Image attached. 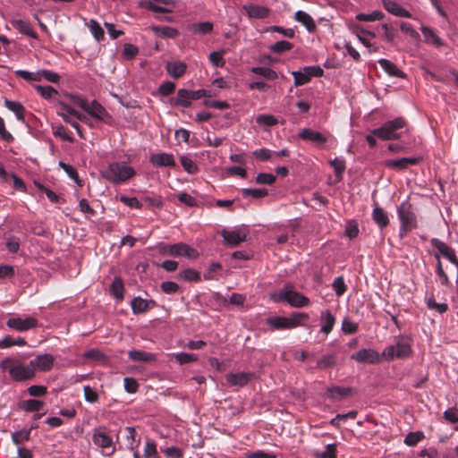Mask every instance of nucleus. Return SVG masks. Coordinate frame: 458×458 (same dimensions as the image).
<instances>
[{
	"instance_id": "47",
	"label": "nucleus",
	"mask_w": 458,
	"mask_h": 458,
	"mask_svg": "<svg viewBox=\"0 0 458 458\" xmlns=\"http://www.w3.org/2000/svg\"><path fill=\"white\" fill-rule=\"evenodd\" d=\"M144 458H158L157 444L155 441L147 439L144 446Z\"/></svg>"
},
{
	"instance_id": "13",
	"label": "nucleus",
	"mask_w": 458,
	"mask_h": 458,
	"mask_svg": "<svg viewBox=\"0 0 458 458\" xmlns=\"http://www.w3.org/2000/svg\"><path fill=\"white\" fill-rule=\"evenodd\" d=\"M242 9L250 19H265L270 13L267 7L253 4H244Z\"/></svg>"
},
{
	"instance_id": "30",
	"label": "nucleus",
	"mask_w": 458,
	"mask_h": 458,
	"mask_svg": "<svg viewBox=\"0 0 458 458\" xmlns=\"http://www.w3.org/2000/svg\"><path fill=\"white\" fill-rule=\"evenodd\" d=\"M123 432L125 434L126 447L130 450L137 449L140 443V438L136 439L137 432H136L135 428H131V427H126L123 429Z\"/></svg>"
},
{
	"instance_id": "15",
	"label": "nucleus",
	"mask_w": 458,
	"mask_h": 458,
	"mask_svg": "<svg viewBox=\"0 0 458 458\" xmlns=\"http://www.w3.org/2000/svg\"><path fill=\"white\" fill-rule=\"evenodd\" d=\"M199 256L197 250L190 247L188 244L179 242L173 244V255L172 257H186L191 259H194Z\"/></svg>"
},
{
	"instance_id": "34",
	"label": "nucleus",
	"mask_w": 458,
	"mask_h": 458,
	"mask_svg": "<svg viewBox=\"0 0 458 458\" xmlns=\"http://www.w3.org/2000/svg\"><path fill=\"white\" fill-rule=\"evenodd\" d=\"M352 389L351 387H341L335 386L328 387L327 390V394L330 399L335 400L348 396L352 393Z\"/></svg>"
},
{
	"instance_id": "43",
	"label": "nucleus",
	"mask_w": 458,
	"mask_h": 458,
	"mask_svg": "<svg viewBox=\"0 0 458 458\" xmlns=\"http://www.w3.org/2000/svg\"><path fill=\"white\" fill-rule=\"evenodd\" d=\"M88 27L97 41L100 42L104 39V30L101 28L100 24L97 21L90 20L88 24Z\"/></svg>"
},
{
	"instance_id": "52",
	"label": "nucleus",
	"mask_w": 458,
	"mask_h": 458,
	"mask_svg": "<svg viewBox=\"0 0 458 458\" xmlns=\"http://www.w3.org/2000/svg\"><path fill=\"white\" fill-rule=\"evenodd\" d=\"M358 324L352 321L349 318H344L342 321V330L345 335H352L358 331Z\"/></svg>"
},
{
	"instance_id": "63",
	"label": "nucleus",
	"mask_w": 458,
	"mask_h": 458,
	"mask_svg": "<svg viewBox=\"0 0 458 458\" xmlns=\"http://www.w3.org/2000/svg\"><path fill=\"white\" fill-rule=\"evenodd\" d=\"M139 53V49L137 47L131 44H124L123 50V56L125 59L131 60L133 59Z\"/></svg>"
},
{
	"instance_id": "8",
	"label": "nucleus",
	"mask_w": 458,
	"mask_h": 458,
	"mask_svg": "<svg viewBox=\"0 0 458 458\" xmlns=\"http://www.w3.org/2000/svg\"><path fill=\"white\" fill-rule=\"evenodd\" d=\"M348 28L352 31V34H354L359 41L367 48L369 49V52H377V47H373V45L370 43L371 38H376V33L372 30H369L362 27L360 24H357L353 21H350L348 23Z\"/></svg>"
},
{
	"instance_id": "7",
	"label": "nucleus",
	"mask_w": 458,
	"mask_h": 458,
	"mask_svg": "<svg viewBox=\"0 0 458 458\" xmlns=\"http://www.w3.org/2000/svg\"><path fill=\"white\" fill-rule=\"evenodd\" d=\"M279 299L287 301L291 306L295 308H302L310 304V299L308 297L293 291L290 285H285L280 291Z\"/></svg>"
},
{
	"instance_id": "14",
	"label": "nucleus",
	"mask_w": 458,
	"mask_h": 458,
	"mask_svg": "<svg viewBox=\"0 0 458 458\" xmlns=\"http://www.w3.org/2000/svg\"><path fill=\"white\" fill-rule=\"evenodd\" d=\"M299 137L303 140H308L316 143L319 147L323 146L327 140V137L321 132L307 128L302 129L299 132Z\"/></svg>"
},
{
	"instance_id": "54",
	"label": "nucleus",
	"mask_w": 458,
	"mask_h": 458,
	"mask_svg": "<svg viewBox=\"0 0 458 458\" xmlns=\"http://www.w3.org/2000/svg\"><path fill=\"white\" fill-rule=\"evenodd\" d=\"M435 258L437 260V275L438 276L440 282L443 285H449L450 280L446 275V273L444 271L442 263L440 260V255L435 254Z\"/></svg>"
},
{
	"instance_id": "10",
	"label": "nucleus",
	"mask_w": 458,
	"mask_h": 458,
	"mask_svg": "<svg viewBox=\"0 0 458 458\" xmlns=\"http://www.w3.org/2000/svg\"><path fill=\"white\" fill-rule=\"evenodd\" d=\"M55 362V358L49 353L40 354L30 361V367L33 368L34 375L36 371H49Z\"/></svg>"
},
{
	"instance_id": "11",
	"label": "nucleus",
	"mask_w": 458,
	"mask_h": 458,
	"mask_svg": "<svg viewBox=\"0 0 458 458\" xmlns=\"http://www.w3.org/2000/svg\"><path fill=\"white\" fill-rule=\"evenodd\" d=\"M382 354L380 355L373 349H361L356 353L352 355V359L358 362L375 364L381 360Z\"/></svg>"
},
{
	"instance_id": "22",
	"label": "nucleus",
	"mask_w": 458,
	"mask_h": 458,
	"mask_svg": "<svg viewBox=\"0 0 458 458\" xmlns=\"http://www.w3.org/2000/svg\"><path fill=\"white\" fill-rule=\"evenodd\" d=\"M294 19L302 24L309 32H315L317 25L313 18L304 11H297L294 14Z\"/></svg>"
},
{
	"instance_id": "36",
	"label": "nucleus",
	"mask_w": 458,
	"mask_h": 458,
	"mask_svg": "<svg viewBox=\"0 0 458 458\" xmlns=\"http://www.w3.org/2000/svg\"><path fill=\"white\" fill-rule=\"evenodd\" d=\"M38 426H32L30 429H21L20 431H15L12 433V441L15 445L20 446L21 444H23L26 441H29L30 438V430L32 428H37Z\"/></svg>"
},
{
	"instance_id": "46",
	"label": "nucleus",
	"mask_w": 458,
	"mask_h": 458,
	"mask_svg": "<svg viewBox=\"0 0 458 458\" xmlns=\"http://www.w3.org/2000/svg\"><path fill=\"white\" fill-rule=\"evenodd\" d=\"M34 89L45 99H51L55 95L58 94L57 90L51 86L36 85Z\"/></svg>"
},
{
	"instance_id": "26",
	"label": "nucleus",
	"mask_w": 458,
	"mask_h": 458,
	"mask_svg": "<svg viewBox=\"0 0 458 458\" xmlns=\"http://www.w3.org/2000/svg\"><path fill=\"white\" fill-rule=\"evenodd\" d=\"M5 107L14 113L16 118L21 123L25 122L26 110L24 106L20 103L7 98L4 99Z\"/></svg>"
},
{
	"instance_id": "57",
	"label": "nucleus",
	"mask_w": 458,
	"mask_h": 458,
	"mask_svg": "<svg viewBox=\"0 0 458 458\" xmlns=\"http://www.w3.org/2000/svg\"><path fill=\"white\" fill-rule=\"evenodd\" d=\"M332 287L337 296H342L347 290V286L343 276H337L335 278Z\"/></svg>"
},
{
	"instance_id": "17",
	"label": "nucleus",
	"mask_w": 458,
	"mask_h": 458,
	"mask_svg": "<svg viewBox=\"0 0 458 458\" xmlns=\"http://www.w3.org/2000/svg\"><path fill=\"white\" fill-rule=\"evenodd\" d=\"M335 317L329 310H322L320 313V323L321 329L320 331L325 335H328L332 332L335 324Z\"/></svg>"
},
{
	"instance_id": "21",
	"label": "nucleus",
	"mask_w": 458,
	"mask_h": 458,
	"mask_svg": "<svg viewBox=\"0 0 458 458\" xmlns=\"http://www.w3.org/2000/svg\"><path fill=\"white\" fill-rule=\"evenodd\" d=\"M372 219L381 230L387 227L390 222L388 214L377 204L373 208Z\"/></svg>"
},
{
	"instance_id": "62",
	"label": "nucleus",
	"mask_w": 458,
	"mask_h": 458,
	"mask_svg": "<svg viewBox=\"0 0 458 458\" xmlns=\"http://www.w3.org/2000/svg\"><path fill=\"white\" fill-rule=\"evenodd\" d=\"M119 199L122 203H123L124 205H126L130 208H137V209L142 208V204L135 197H128L125 195H122Z\"/></svg>"
},
{
	"instance_id": "45",
	"label": "nucleus",
	"mask_w": 458,
	"mask_h": 458,
	"mask_svg": "<svg viewBox=\"0 0 458 458\" xmlns=\"http://www.w3.org/2000/svg\"><path fill=\"white\" fill-rule=\"evenodd\" d=\"M425 437L422 431L410 432L404 438V444L408 446H415Z\"/></svg>"
},
{
	"instance_id": "64",
	"label": "nucleus",
	"mask_w": 458,
	"mask_h": 458,
	"mask_svg": "<svg viewBox=\"0 0 458 458\" xmlns=\"http://www.w3.org/2000/svg\"><path fill=\"white\" fill-rule=\"evenodd\" d=\"M444 419L450 423H457L458 422V408L452 407L445 411Z\"/></svg>"
},
{
	"instance_id": "25",
	"label": "nucleus",
	"mask_w": 458,
	"mask_h": 458,
	"mask_svg": "<svg viewBox=\"0 0 458 458\" xmlns=\"http://www.w3.org/2000/svg\"><path fill=\"white\" fill-rule=\"evenodd\" d=\"M13 27L19 30L21 34H24L32 38H38V34L34 31L29 21L23 20H13L12 21Z\"/></svg>"
},
{
	"instance_id": "37",
	"label": "nucleus",
	"mask_w": 458,
	"mask_h": 458,
	"mask_svg": "<svg viewBox=\"0 0 458 458\" xmlns=\"http://www.w3.org/2000/svg\"><path fill=\"white\" fill-rule=\"evenodd\" d=\"M110 291L116 300L122 301L123 299L124 285L121 277L115 276L114 278Z\"/></svg>"
},
{
	"instance_id": "39",
	"label": "nucleus",
	"mask_w": 458,
	"mask_h": 458,
	"mask_svg": "<svg viewBox=\"0 0 458 458\" xmlns=\"http://www.w3.org/2000/svg\"><path fill=\"white\" fill-rule=\"evenodd\" d=\"M251 72L260 75L268 81H274L278 78L276 71L263 66H256L251 68Z\"/></svg>"
},
{
	"instance_id": "51",
	"label": "nucleus",
	"mask_w": 458,
	"mask_h": 458,
	"mask_svg": "<svg viewBox=\"0 0 458 458\" xmlns=\"http://www.w3.org/2000/svg\"><path fill=\"white\" fill-rule=\"evenodd\" d=\"M293 46L292 43L285 41V40H281V41H277L276 43L273 44L270 47V50L276 54H282L284 52L291 50L293 48Z\"/></svg>"
},
{
	"instance_id": "24",
	"label": "nucleus",
	"mask_w": 458,
	"mask_h": 458,
	"mask_svg": "<svg viewBox=\"0 0 458 458\" xmlns=\"http://www.w3.org/2000/svg\"><path fill=\"white\" fill-rule=\"evenodd\" d=\"M378 64L380 67L389 75L392 77H397V78H405L406 74L401 71L393 62L387 60V59H380L378 60Z\"/></svg>"
},
{
	"instance_id": "4",
	"label": "nucleus",
	"mask_w": 458,
	"mask_h": 458,
	"mask_svg": "<svg viewBox=\"0 0 458 458\" xmlns=\"http://www.w3.org/2000/svg\"><path fill=\"white\" fill-rule=\"evenodd\" d=\"M308 313L300 312L293 313L290 318L275 316L267 318V325L270 326L273 330H285L295 328L301 325V321L309 319Z\"/></svg>"
},
{
	"instance_id": "3",
	"label": "nucleus",
	"mask_w": 458,
	"mask_h": 458,
	"mask_svg": "<svg viewBox=\"0 0 458 458\" xmlns=\"http://www.w3.org/2000/svg\"><path fill=\"white\" fill-rule=\"evenodd\" d=\"M0 368L4 371H7L15 381H25L35 377L33 368L30 363L24 365L12 358L4 359L0 363Z\"/></svg>"
},
{
	"instance_id": "58",
	"label": "nucleus",
	"mask_w": 458,
	"mask_h": 458,
	"mask_svg": "<svg viewBox=\"0 0 458 458\" xmlns=\"http://www.w3.org/2000/svg\"><path fill=\"white\" fill-rule=\"evenodd\" d=\"M142 199L151 208H160L163 206L162 198L157 195L145 196Z\"/></svg>"
},
{
	"instance_id": "35",
	"label": "nucleus",
	"mask_w": 458,
	"mask_h": 458,
	"mask_svg": "<svg viewBox=\"0 0 458 458\" xmlns=\"http://www.w3.org/2000/svg\"><path fill=\"white\" fill-rule=\"evenodd\" d=\"M421 31L425 37L427 43L432 44L437 47L443 46L442 39L435 33V31L427 26L421 27Z\"/></svg>"
},
{
	"instance_id": "59",
	"label": "nucleus",
	"mask_w": 458,
	"mask_h": 458,
	"mask_svg": "<svg viewBox=\"0 0 458 458\" xmlns=\"http://www.w3.org/2000/svg\"><path fill=\"white\" fill-rule=\"evenodd\" d=\"M174 358L180 364H186L196 361L198 355L194 353L179 352L174 354Z\"/></svg>"
},
{
	"instance_id": "61",
	"label": "nucleus",
	"mask_w": 458,
	"mask_h": 458,
	"mask_svg": "<svg viewBox=\"0 0 458 458\" xmlns=\"http://www.w3.org/2000/svg\"><path fill=\"white\" fill-rule=\"evenodd\" d=\"M27 391L30 396L40 397L47 393V387L41 385H33L30 386Z\"/></svg>"
},
{
	"instance_id": "5",
	"label": "nucleus",
	"mask_w": 458,
	"mask_h": 458,
	"mask_svg": "<svg viewBox=\"0 0 458 458\" xmlns=\"http://www.w3.org/2000/svg\"><path fill=\"white\" fill-rule=\"evenodd\" d=\"M406 126L403 118L398 117L391 121L386 122L381 127L372 131L373 135L382 140H391L399 139L402 135L400 132Z\"/></svg>"
},
{
	"instance_id": "6",
	"label": "nucleus",
	"mask_w": 458,
	"mask_h": 458,
	"mask_svg": "<svg viewBox=\"0 0 458 458\" xmlns=\"http://www.w3.org/2000/svg\"><path fill=\"white\" fill-rule=\"evenodd\" d=\"M135 174L136 172L131 166L119 162L109 164L106 170L104 172V177L115 184L123 183L132 178Z\"/></svg>"
},
{
	"instance_id": "2",
	"label": "nucleus",
	"mask_w": 458,
	"mask_h": 458,
	"mask_svg": "<svg viewBox=\"0 0 458 458\" xmlns=\"http://www.w3.org/2000/svg\"><path fill=\"white\" fill-rule=\"evenodd\" d=\"M412 353L411 339L404 335L394 337V344L386 347L382 352V357L388 360L394 359H406Z\"/></svg>"
},
{
	"instance_id": "18",
	"label": "nucleus",
	"mask_w": 458,
	"mask_h": 458,
	"mask_svg": "<svg viewBox=\"0 0 458 458\" xmlns=\"http://www.w3.org/2000/svg\"><path fill=\"white\" fill-rule=\"evenodd\" d=\"M254 376L253 373H245V372H240V373H229L226 375L225 378L226 381L231 386H246L250 378H252Z\"/></svg>"
},
{
	"instance_id": "60",
	"label": "nucleus",
	"mask_w": 458,
	"mask_h": 458,
	"mask_svg": "<svg viewBox=\"0 0 458 458\" xmlns=\"http://www.w3.org/2000/svg\"><path fill=\"white\" fill-rule=\"evenodd\" d=\"M84 398L87 402L90 403H96L99 400L98 394L94 391L89 386H85L83 387Z\"/></svg>"
},
{
	"instance_id": "38",
	"label": "nucleus",
	"mask_w": 458,
	"mask_h": 458,
	"mask_svg": "<svg viewBox=\"0 0 458 458\" xmlns=\"http://www.w3.org/2000/svg\"><path fill=\"white\" fill-rule=\"evenodd\" d=\"M154 32L165 38H174L179 35V31L172 27L168 26H157L153 28Z\"/></svg>"
},
{
	"instance_id": "32",
	"label": "nucleus",
	"mask_w": 458,
	"mask_h": 458,
	"mask_svg": "<svg viewBox=\"0 0 458 458\" xmlns=\"http://www.w3.org/2000/svg\"><path fill=\"white\" fill-rule=\"evenodd\" d=\"M56 114L59 116H61L65 123H69L72 128H74L81 139L84 138L81 126L78 123L76 120H74L72 117V114L66 112L64 108H61L60 106L59 109L56 111Z\"/></svg>"
},
{
	"instance_id": "28",
	"label": "nucleus",
	"mask_w": 458,
	"mask_h": 458,
	"mask_svg": "<svg viewBox=\"0 0 458 458\" xmlns=\"http://www.w3.org/2000/svg\"><path fill=\"white\" fill-rule=\"evenodd\" d=\"M154 301H147L140 297H135L131 303L132 312L134 314H139L148 310L154 306Z\"/></svg>"
},
{
	"instance_id": "31",
	"label": "nucleus",
	"mask_w": 458,
	"mask_h": 458,
	"mask_svg": "<svg viewBox=\"0 0 458 458\" xmlns=\"http://www.w3.org/2000/svg\"><path fill=\"white\" fill-rule=\"evenodd\" d=\"M85 112L98 120H103L106 115H108L106 109L96 100L89 103Z\"/></svg>"
},
{
	"instance_id": "29",
	"label": "nucleus",
	"mask_w": 458,
	"mask_h": 458,
	"mask_svg": "<svg viewBox=\"0 0 458 458\" xmlns=\"http://www.w3.org/2000/svg\"><path fill=\"white\" fill-rule=\"evenodd\" d=\"M166 71L174 79L181 78L186 72V64L182 62H168Z\"/></svg>"
},
{
	"instance_id": "33",
	"label": "nucleus",
	"mask_w": 458,
	"mask_h": 458,
	"mask_svg": "<svg viewBox=\"0 0 458 458\" xmlns=\"http://www.w3.org/2000/svg\"><path fill=\"white\" fill-rule=\"evenodd\" d=\"M128 356L133 361L142 362H151L154 361L156 359L155 354L138 350L130 351Z\"/></svg>"
},
{
	"instance_id": "55",
	"label": "nucleus",
	"mask_w": 458,
	"mask_h": 458,
	"mask_svg": "<svg viewBox=\"0 0 458 458\" xmlns=\"http://www.w3.org/2000/svg\"><path fill=\"white\" fill-rule=\"evenodd\" d=\"M225 53V50L212 52L208 55V59L211 64L216 67H223L225 65V60L223 55Z\"/></svg>"
},
{
	"instance_id": "50",
	"label": "nucleus",
	"mask_w": 458,
	"mask_h": 458,
	"mask_svg": "<svg viewBox=\"0 0 458 458\" xmlns=\"http://www.w3.org/2000/svg\"><path fill=\"white\" fill-rule=\"evenodd\" d=\"M242 194L243 197L251 196L254 199H260L266 197L268 192L266 189H242Z\"/></svg>"
},
{
	"instance_id": "23",
	"label": "nucleus",
	"mask_w": 458,
	"mask_h": 458,
	"mask_svg": "<svg viewBox=\"0 0 458 458\" xmlns=\"http://www.w3.org/2000/svg\"><path fill=\"white\" fill-rule=\"evenodd\" d=\"M224 241L230 246H238L241 242L246 240V234L238 231H226L222 232Z\"/></svg>"
},
{
	"instance_id": "9",
	"label": "nucleus",
	"mask_w": 458,
	"mask_h": 458,
	"mask_svg": "<svg viewBox=\"0 0 458 458\" xmlns=\"http://www.w3.org/2000/svg\"><path fill=\"white\" fill-rule=\"evenodd\" d=\"M8 327L19 332H24L32 329L38 326V320L32 317L21 318L19 317L10 318L6 321Z\"/></svg>"
},
{
	"instance_id": "44",
	"label": "nucleus",
	"mask_w": 458,
	"mask_h": 458,
	"mask_svg": "<svg viewBox=\"0 0 458 458\" xmlns=\"http://www.w3.org/2000/svg\"><path fill=\"white\" fill-rule=\"evenodd\" d=\"M330 165L335 170L337 181L340 182L343 179V174L345 170V161L336 157L330 161Z\"/></svg>"
},
{
	"instance_id": "49",
	"label": "nucleus",
	"mask_w": 458,
	"mask_h": 458,
	"mask_svg": "<svg viewBox=\"0 0 458 458\" xmlns=\"http://www.w3.org/2000/svg\"><path fill=\"white\" fill-rule=\"evenodd\" d=\"M213 30V23L209 21L199 22L192 25V31L199 34H208Z\"/></svg>"
},
{
	"instance_id": "20",
	"label": "nucleus",
	"mask_w": 458,
	"mask_h": 458,
	"mask_svg": "<svg viewBox=\"0 0 458 458\" xmlns=\"http://www.w3.org/2000/svg\"><path fill=\"white\" fill-rule=\"evenodd\" d=\"M384 8L397 17L411 18V13L392 0H382Z\"/></svg>"
},
{
	"instance_id": "41",
	"label": "nucleus",
	"mask_w": 458,
	"mask_h": 458,
	"mask_svg": "<svg viewBox=\"0 0 458 458\" xmlns=\"http://www.w3.org/2000/svg\"><path fill=\"white\" fill-rule=\"evenodd\" d=\"M384 13L379 11V10H376V11H373L371 13H358L356 16H355V20L356 21H366V22H370V21H380L384 18Z\"/></svg>"
},
{
	"instance_id": "1",
	"label": "nucleus",
	"mask_w": 458,
	"mask_h": 458,
	"mask_svg": "<svg viewBox=\"0 0 458 458\" xmlns=\"http://www.w3.org/2000/svg\"><path fill=\"white\" fill-rule=\"evenodd\" d=\"M400 221L399 236L403 238L418 227V216L415 208L409 201H403L397 207Z\"/></svg>"
},
{
	"instance_id": "48",
	"label": "nucleus",
	"mask_w": 458,
	"mask_h": 458,
	"mask_svg": "<svg viewBox=\"0 0 458 458\" xmlns=\"http://www.w3.org/2000/svg\"><path fill=\"white\" fill-rule=\"evenodd\" d=\"M16 76L22 78L27 81H40V70L37 72H30L25 70L15 71Z\"/></svg>"
},
{
	"instance_id": "42",
	"label": "nucleus",
	"mask_w": 458,
	"mask_h": 458,
	"mask_svg": "<svg viewBox=\"0 0 458 458\" xmlns=\"http://www.w3.org/2000/svg\"><path fill=\"white\" fill-rule=\"evenodd\" d=\"M309 72L306 70V66L302 71H295L292 72L294 79V86L299 87L310 81L311 78L308 74Z\"/></svg>"
},
{
	"instance_id": "53",
	"label": "nucleus",
	"mask_w": 458,
	"mask_h": 458,
	"mask_svg": "<svg viewBox=\"0 0 458 458\" xmlns=\"http://www.w3.org/2000/svg\"><path fill=\"white\" fill-rule=\"evenodd\" d=\"M181 165L183 169L189 174H195L198 171V166L195 162L190 158L189 157L182 156L181 157Z\"/></svg>"
},
{
	"instance_id": "56",
	"label": "nucleus",
	"mask_w": 458,
	"mask_h": 458,
	"mask_svg": "<svg viewBox=\"0 0 458 458\" xmlns=\"http://www.w3.org/2000/svg\"><path fill=\"white\" fill-rule=\"evenodd\" d=\"M359 225L355 220H349L345 226V234L350 239H354L359 234Z\"/></svg>"
},
{
	"instance_id": "16",
	"label": "nucleus",
	"mask_w": 458,
	"mask_h": 458,
	"mask_svg": "<svg viewBox=\"0 0 458 458\" xmlns=\"http://www.w3.org/2000/svg\"><path fill=\"white\" fill-rule=\"evenodd\" d=\"M92 441L96 445L102 448H108L113 445L112 438L106 434L105 428L102 427L94 430Z\"/></svg>"
},
{
	"instance_id": "40",
	"label": "nucleus",
	"mask_w": 458,
	"mask_h": 458,
	"mask_svg": "<svg viewBox=\"0 0 458 458\" xmlns=\"http://www.w3.org/2000/svg\"><path fill=\"white\" fill-rule=\"evenodd\" d=\"M45 405V403L37 399L25 400L21 408L27 412L39 411Z\"/></svg>"
},
{
	"instance_id": "12",
	"label": "nucleus",
	"mask_w": 458,
	"mask_h": 458,
	"mask_svg": "<svg viewBox=\"0 0 458 458\" xmlns=\"http://www.w3.org/2000/svg\"><path fill=\"white\" fill-rule=\"evenodd\" d=\"M421 160V157H403L395 160H386L385 165L390 169L405 170L410 165L420 164Z\"/></svg>"
},
{
	"instance_id": "19",
	"label": "nucleus",
	"mask_w": 458,
	"mask_h": 458,
	"mask_svg": "<svg viewBox=\"0 0 458 458\" xmlns=\"http://www.w3.org/2000/svg\"><path fill=\"white\" fill-rule=\"evenodd\" d=\"M150 162L158 167H174L175 161L172 154L158 153L150 157Z\"/></svg>"
},
{
	"instance_id": "27",
	"label": "nucleus",
	"mask_w": 458,
	"mask_h": 458,
	"mask_svg": "<svg viewBox=\"0 0 458 458\" xmlns=\"http://www.w3.org/2000/svg\"><path fill=\"white\" fill-rule=\"evenodd\" d=\"M191 95L190 90L181 89L177 91L176 97L172 99V103L174 106H180L182 107H190L191 105Z\"/></svg>"
}]
</instances>
